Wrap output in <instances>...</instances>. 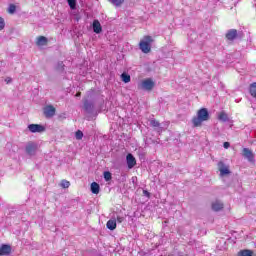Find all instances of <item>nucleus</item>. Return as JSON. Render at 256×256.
Masks as SVG:
<instances>
[{
    "label": "nucleus",
    "instance_id": "nucleus-1",
    "mask_svg": "<svg viewBox=\"0 0 256 256\" xmlns=\"http://www.w3.org/2000/svg\"><path fill=\"white\" fill-rule=\"evenodd\" d=\"M209 119H211L209 110L207 108H201L197 111V116L192 118L193 127H201L204 121H209Z\"/></svg>",
    "mask_w": 256,
    "mask_h": 256
},
{
    "label": "nucleus",
    "instance_id": "nucleus-2",
    "mask_svg": "<svg viewBox=\"0 0 256 256\" xmlns=\"http://www.w3.org/2000/svg\"><path fill=\"white\" fill-rule=\"evenodd\" d=\"M153 37L146 35L143 40L139 42V47L142 53H151V43H153Z\"/></svg>",
    "mask_w": 256,
    "mask_h": 256
},
{
    "label": "nucleus",
    "instance_id": "nucleus-3",
    "mask_svg": "<svg viewBox=\"0 0 256 256\" xmlns=\"http://www.w3.org/2000/svg\"><path fill=\"white\" fill-rule=\"evenodd\" d=\"M155 87V82L151 78H147L141 81L138 89H144V91H153Z\"/></svg>",
    "mask_w": 256,
    "mask_h": 256
},
{
    "label": "nucleus",
    "instance_id": "nucleus-4",
    "mask_svg": "<svg viewBox=\"0 0 256 256\" xmlns=\"http://www.w3.org/2000/svg\"><path fill=\"white\" fill-rule=\"evenodd\" d=\"M56 112H57V110L55 109V107L53 105H47L43 109V113H44V116L46 117V119H51L52 117H55Z\"/></svg>",
    "mask_w": 256,
    "mask_h": 256
},
{
    "label": "nucleus",
    "instance_id": "nucleus-5",
    "mask_svg": "<svg viewBox=\"0 0 256 256\" xmlns=\"http://www.w3.org/2000/svg\"><path fill=\"white\" fill-rule=\"evenodd\" d=\"M28 129L31 133H43L45 132V126L40 124H30L28 125Z\"/></svg>",
    "mask_w": 256,
    "mask_h": 256
},
{
    "label": "nucleus",
    "instance_id": "nucleus-6",
    "mask_svg": "<svg viewBox=\"0 0 256 256\" xmlns=\"http://www.w3.org/2000/svg\"><path fill=\"white\" fill-rule=\"evenodd\" d=\"M126 163H127L128 169H133V167L137 165V159H135V156H133V154L129 153L126 156Z\"/></svg>",
    "mask_w": 256,
    "mask_h": 256
},
{
    "label": "nucleus",
    "instance_id": "nucleus-7",
    "mask_svg": "<svg viewBox=\"0 0 256 256\" xmlns=\"http://www.w3.org/2000/svg\"><path fill=\"white\" fill-rule=\"evenodd\" d=\"M218 167H219L220 175L222 177H224V175H229V173H231V171H229V167L226 166L225 163L223 162H219Z\"/></svg>",
    "mask_w": 256,
    "mask_h": 256
},
{
    "label": "nucleus",
    "instance_id": "nucleus-8",
    "mask_svg": "<svg viewBox=\"0 0 256 256\" xmlns=\"http://www.w3.org/2000/svg\"><path fill=\"white\" fill-rule=\"evenodd\" d=\"M237 29H230L226 33L225 37L228 41H235L237 39Z\"/></svg>",
    "mask_w": 256,
    "mask_h": 256
},
{
    "label": "nucleus",
    "instance_id": "nucleus-9",
    "mask_svg": "<svg viewBox=\"0 0 256 256\" xmlns=\"http://www.w3.org/2000/svg\"><path fill=\"white\" fill-rule=\"evenodd\" d=\"M35 151H37V144L29 142L26 146V153L28 155H35Z\"/></svg>",
    "mask_w": 256,
    "mask_h": 256
},
{
    "label": "nucleus",
    "instance_id": "nucleus-10",
    "mask_svg": "<svg viewBox=\"0 0 256 256\" xmlns=\"http://www.w3.org/2000/svg\"><path fill=\"white\" fill-rule=\"evenodd\" d=\"M243 156L248 159V161H254L255 155L249 148H244L242 150Z\"/></svg>",
    "mask_w": 256,
    "mask_h": 256
},
{
    "label": "nucleus",
    "instance_id": "nucleus-11",
    "mask_svg": "<svg viewBox=\"0 0 256 256\" xmlns=\"http://www.w3.org/2000/svg\"><path fill=\"white\" fill-rule=\"evenodd\" d=\"M211 207H212V211L219 212V211H222V209H223V207H225V205L223 204V202L216 200V201L212 202Z\"/></svg>",
    "mask_w": 256,
    "mask_h": 256
},
{
    "label": "nucleus",
    "instance_id": "nucleus-12",
    "mask_svg": "<svg viewBox=\"0 0 256 256\" xmlns=\"http://www.w3.org/2000/svg\"><path fill=\"white\" fill-rule=\"evenodd\" d=\"M92 29L94 33H101L103 31V27H101V22H99V20H94L92 24Z\"/></svg>",
    "mask_w": 256,
    "mask_h": 256
},
{
    "label": "nucleus",
    "instance_id": "nucleus-13",
    "mask_svg": "<svg viewBox=\"0 0 256 256\" xmlns=\"http://www.w3.org/2000/svg\"><path fill=\"white\" fill-rule=\"evenodd\" d=\"M47 43H49V40L45 36H38L36 39V45L38 47H43V46L47 45Z\"/></svg>",
    "mask_w": 256,
    "mask_h": 256
},
{
    "label": "nucleus",
    "instance_id": "nucleus-14",
    "mask_svg": "<svg viewBox=\"0 0 256 256\" xmlns=\"http://www.w3.org/2000/svg\"><path fill=\"white\" fill-rule=\"evenodd\" d=\"M0 255H11V246L7 244H3L2 246H0Z\"/></svg>",
    "mask_w": 256,
    "mask_h": 256
},
{
    "label": "nucleus",
    "instance_id": "nucleus-15",
    "mask_svg": "<svg viewBox=\"0 0 256 256\" xmlns=\"http://www.w3.org/2000/svg\"><path fill=\"white\" fill-rule=\"evenodd\" d=\"M106 227L110 231H115V229H117V220H113V219L108 220L106 223Z\"/></svg>",
    "mask_w": 256,
    "mask_h": 256
},
{
    "label": "nucleus",
    "instance_id": "nucleus-16",
    "mask_svg": "<svg viewBox=\"0 0 256 256\" xmlns=\"http://www.w3.org/2000/svg\"><path fill=\"white\" fill-rule=\"evenodd\" d=\"M90 189L94 195H99V191H100L101 187L99 186V184L97 182H92Z\"/></svg>",
    "mask_w": 256,
    "mask_h": 256
},
{
    "label": "nucleus",
    "instance_id": "nucleus-17",
    "mask_svg": "<svg viewBox=\"0 0 256 256\" xmlns=\"http://www.w3.org/2000/svg\"><path fill=\"white\" fill-rule=\"evenodd\" d=\"M218 119H219V121H223L225 123V122L229 121V116H227V113H225V111H222L219 113Z\"/></svg>",
    "mask_w": 256,
    "mask_h": 256
},
{
    "label": "nucleus",
    "instance_id": "nucleus-18",
    "mask_svg": "<svg viewBox=\"0 0 256 256\" xmlns=\"http://www.w3.org/2000/svg\"><path fill=\"white\" fill-rule=\"evenodd\" d=\"M111 5H114V7H121L123 3H125V0H108Z\"/></svg>",
    "mask_w": 256,
    "mask_h": 256
},
{
    "label": "nucleus",
    "instance_id": "nucleus-19",
    "mask_svg": "<svg viewBox=\"0 0 256 256\" xmlns=\"http://www.w3.org/2000/svg\"><path fill=\"white\" fill-rule=\"evenodd\" d=\"M121 79H122L123 83H130L131 82V75H129L127 73H122L121 74Z\"/></svg>",
    "mask_w": 256,
    "mask_h": 256
},
{
    "label": "nucleus",
    "instance_id": "nucleus-20",
    "mask_svg": "<svg viewBox=\"0 0 256 256\" xmlns=\"http://www.w3.org/2000/svg\"><path fill=\"white\" fill-rule=\"evenodd\" d=\"M15 11H17V6L15 4H10L7 9V13H9V15H13L15 14Z\"/></svg>",
    "mask_w": 256,
    "mask_h": 256
},
{
    "label": "nucleus",
    "instance_id": "nucleus-21",
    "mask_svg": "<svg viewBox=\"0 0 256 256\" xmlns=\"http://www.w3.org/2000/svg\"><path fill=\"white\" fill-rule=\"evenodd\" d=\"M93 103L89 102V101H85L84 102V109L85 111H93Z\"/></svg>",
    "mask_w": 256,
    "mask_h": 256
},
{
    "label": "nucleus",
    "instance_id": "nucleus-22",
    "mask_svg": "<svg viewBox=\"0 0 256 256\" xmlns=\"http://www.w3.org/2000/svg\"><path fill=\"white\" fill-rule=\"evenodd\" d=\"M60 187H62V189H69V187H71V182L67 180H61Z\"/></svg>",
    "mask_w": 256,
    "mask_h": 256
},
{
    "label": "nucleus",
    "instance_id": "nucleus-23",
    "mask_svg": "<svg viewBox=\"0 0 256 256\" xmlns=\"http://www.w3.org/2000/svg\"><path fill=\"white\" fill-rule=\"evenodd\" d=\"M239 255L240 256H253V250H247V249L241 250L239 252Z\"/></svg>",
    "mask_w": 256,
    "mask_h": 256
},
{
    "label": "nucleus",
    "instance_id": "nucleus-24",
    "mask_svg": "<svg viewBox=\"0 0 256 256\" xmlns=\"http://www.w3.org/2000/svg\"><path fill=\"white\" fill-rule=\"evenodd\" d=\"M104 179H105V181H111V179H113V176L111 175V172L105 171L104 172Z\"/></svg>",
    "mask_w": 256,
    "mask_h": 256
},
{
    "label": "nucleus",
    "instance_id": "nucleus-25",
    "mask_svg": "<svg viewBox=\"0 0 256 256\" xmlns=\"http://www.w3.org/2000/svg\"><path fill=\"white\" fill-rule=\"evenodd\" d=\"M75 137L78 141H81L83 139V132L81 130L76 131Z\"/></svg>",
    "mask_w": 256,
    "mask_h": 256
},
{
    "label": "nucleus",
    "instance_id": "nucleus-26",
    "mask_svg": "<svg viewBox=\"0 0 256 256\" xmlns=\"http://www.w3.org/2000/svg\"><path fill=\"white\" fill-rule=\"evenodd\" d=\"M68 5H69L70 9H75V7L77 6V1L68 0Z\"/></svg>",
    "mask_w": 256,
    "mask_h": 256
},
{
    "label": "nucleus",
    "instance_id": "nucleus-27",
    "mask_svg": "<svg viewBox=\"0 0 256 256\" xmlns=\"http://www.w3.org/2000/svg\"><path fill=\"white\" fill-rule=\"evenodd\" d=\"M150 125L152 127H161V123H159V121H157V120H151Z\"/></svg>",
    "mask_w": 256,
    "mask_h": 256
},
{
    "label": "nucleus",
    "instance_id": "nucleus-28",
    "mask_svg": "<svg viewBox=\"0 0 256 256\" xmlns=\"http://www.w3.org/2000/svg\"><path fill=\"white\" fill-rule=\"evenodd\" d=\"M5 29V19L0 16V31H3Z\"/></svg>",
    "mask_w": 256,
    "mask_h": 256
},
{
    "label": "nucleus",
    "instance_id": "nucleus-29",
    "mask_svg": "<svg viewBox=\"0 0 256 256\" xmlns=\"http://www.w3.org/2000/svg\"><path fill=\"white\" fill-rule=\"evenodd\" d=\"M116 221H117V223H123V221H125V217L117 216Z\"/></svg>",
    "mask_w": 256,
    "mask_h": 256
},
{
    "label": "nucleus",
    "instance_id": "nucleus-30",
    "mask_svg": "<svg viewBox=\"0 0 256 256\" xmlns=\"http://www.w3.org/2000/svg\"><path fill=\"white\" fill-rule=\"evenodd\" d=\"M143 195H145V197H148V199L149 197H151V193H149V191L147 190H143Z\"/></svg>",
    "mask_w": 256,
    "mask_h": 256
},
{
    "label": "nucleus",
    "instance_id": "nucleus-31",
    "mask_svg": "<svg viewBox=\"0 0 256 256\" xmlns=\"http://www.w3.org/2000/svg\"><path fill=\"white\" fill-rule=\"evenodd\" d=\"M223 147L224 149H229V147H231V144L229 142H224Z\"/></svg>",
    "mask_w": 256,
    "mask_h": 256
},
{
    "label": "nucleus",
    "instance_id": "nucleus-32",
    "mask_svg": "<svg viewBox=\"0 0 256 256\" xmlns=\"http://www.w3.org/2000/svg\"><path fill=\"white\" fill-rule=\"evenodd\" d=\"M6 83H11V78H7Z\"/></svg>",
    "mask_w": 256,
    "mask_h": 256
},
{
    "label": "nucleus",
    "instance_id": "nucleus-33",
    "mask_svg": "<svg viewBox=\"0 0 256 256\" xmlns=\"http://www.w3.org/2000/svg\"><path fill=\"white\" fill-rule=\"evenodd\" d=\"M76 97H81V92L76 93Z\"/></svg>",
    "mask_w": 256,
    "mask_h": 256
}]
</instances>
